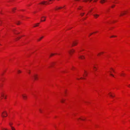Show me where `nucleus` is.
Segmentation results:
<instances>
[{
    "label": "nucleus",
    "mask_w": 130,
    "mask_h": 130,
    "mask_svg": "<svg viewBox=\"0 0 130 130\" xmlns=\"http://www.w3.org/2000/svg\"><path fill=\"white\" fill-rule=\"evenodd\" d=\"M1 99H2L3 98L5 99H6L7 95L5 94L3 92H2L1 93Z\"/></svg>",
    "instance_id": "nucleus-1"
},
{
    "label": "nucleus",
    "mask_w": 130,
    "mask_h": 130,
    "mask_svg": "<svg viewBox=\"0 0 130 130\" xmlns=\"http://www.w3.org/2000/svg\"><path fill=\"white\" fill-rule=\"evenodd\" d=\"M2 116L3 117H7V112L6 111H3L2 113Z\"/></svg>",
    "instance_id": "nucleus-2"
},
{
    "label": "nucleus",
    "mask_w": 130,
    "mask_h": 130,
    "mask_svg": "<svg viewBox=\"0 0 130 130\" xmlns=\"http://www.w3.org/2000/svg\"><path fill=\"white\" fill-rule=\"evenodd\" d=\"M22 96L23 99L25 100H26L27 99V96L26 94H22Z\"/></svg>",
    "instance_id": "nucleus-3"
},
{
    "label": "nucleus",
    "mask_w": 130,
    "mask_h": 130,
    "mask_svg": "<svg viewBox=\"0 0 130 130\" xmlns=\"http://www.w3.org/2000/svg\"><path fill=\"white\" fill-rule=\"evenodd\" d=\"M75 51L73 49H72L71 50H70L68 51V52L71 55L72 53L74 52Z\"/></svg>",
    "instance_id": "nucleus-4"
},
{
    "label": "nucleus",
    "mask_w": 130,
    "mask_h": 130,
    "mask_svg": "<svg viewBox=\"0 0 130 130\" xmlns=\"http://www.w3.org/2000/svg\"><path fill=\"white\" fill-rule=\"evenodd\" d=\"M32 77H33L35 80H36L38 79V75L36 74H34L32 76Z\"/></svg>",
    "instance_id": "nucleus-5"
},
{
    "label": "nucleus",
    "mask_w": 130,
    "mask_h": 130,
    "mask_svg": "<svg viewBox=\"0 0 130 130\" xmlns=\"http://www.w3.org/2000/svg\"><path fill=\"white\" fill-rule=\"evenodd\" d=\"M46 17L44 16H42L41 18V21H45V19Z\"/></svg>",
    "instance_id": "nucleus-6"
},
{
    "label": "nucleus",
    "mask_w": 130,
    "mask_h": 130,
    "mask_svg": "<svg viewBox=\"0 0 130 130\" xmlns=\"http://www.w3.org/2000/svg\"><path fill=\"white\" fill-rule=\"evenodd\" d=\"M77 43V42L76 41H73L72 42V46H73L76 45Z\"/></svg>",
    "instance_id": "nucleus-7"
},
{
    "label": "nucleus",
    "mask_w": 130,
    "mask_h": 130,
    "mask_svg": "<svg viewBox=\"0 0 130 130\" xmlns=\"http://www.w3.org/2000/svg\"><path fill=\"white\" fill-rule=\"evenodd\" d=\"M100 15L99 14H93V16H94V18L95 19H97L98 18L99 16Z\"/></svg>",
    "instance_id": "nucleus-8"
},
{
    "label": "nucleus",
    "mask_w": 130,
    "mask_h": 130,
    "mask_svg": "<svg viewBox=\"0 0 130 130\" xmlns=\"http://www.w3.org/2000/svg\"><path fill=\"white\" fill-rule=\"evenodd\" d=\"M79 58L81 59H83L85 58V57L83 56H80L79 57Z\"/></svg>",
    "instance_id": "nucleus-9"
},
{
    "label": "nucleus",
    "mask_w": 130,
    "mask_h": 130,
    "mask_svg": "<svg viewBox=\"0 0 130 130\" xmlns=\"http://www.w3.org/2000/svg\"><path fill=\"white\" fill-rule=\"evenodd\" d=\"M105 1H106L105 0H101L100 2L101 4H103L104 3Z\"/></svg>",
    "instance_id": "nucleus-10"
},
{
    "label": "nucleus",
    "mask_w": 130,
    "mask_h": 130,
    "mask_svg": "<svg viewBox=\"0 0 130 130\" xmlns=\"http://www.w3.org/2000/svg\"><path fill=\"white\" fill-rule=\"evenodd\" d=\"M109 95L111 97H114V96H113L112 95V94L111 93V92H110L109 93Z\"/></svg>",
    "instance_id": "nucleus-11"
},
{
    "label": "nucleus",
    "mask_w": 130,
    "mask_h": 130,
    "mask_svg": "<svg viewBox=\"0 0 130 130\" xmlns=\"http://www.w3.org/2000/svg\"><path fill=\"white\" fill-rule=\"evenodd\" d=\"M65 101V100L64 99H62L60 100V101H61V102L62 103H64V102Z\"/></svg>",
    "instance_id": "nucleus-12"
},
{
    "label": "nucleus",
    "mask_w": 130,
    "mask_h": 130,
    "mask_svg": "<svg viewBox=\"0 0 130 130\" xmlns=\"http://www.w3.org/2000/svg\"><path fill=\"white\" fill-rule=\"evenodd\" d=\"M125 12H121L120 15V16H122V15H124L125 14Z\"/></svg>",
    "instance_id": "nucleus-13"
},
{
    "label": "nucleus",
    "mask_w": 130,
    "mask_h": 130,
    "mask_svg": "<svg viewBox=\"0 0 130 130\" xmlns=\"http://www.w3.org/2000/svg\"><path fill=\"white\" fill-rule=\"evenodd\" d=\"M21 23V22L20 21H18L16 23V24L18 25H19Z\"/></svg>",
    "instance_id": "nucleus-14"
},
{
    "label": "nucleus",
    "mask_w": 130,
    "mask_h": 130,
    "mask_svg": "<svg viewBox=\"0 0 130 130\" xmlns=\"http://www.w3.org/2000/svg\"><path fill=\"white\" fill-rule=\"evenodd\" d=\"M11 130H15V128L13 126H11Z\"/></svg>",
    "instance_id": "nucleus-15"
},
{
    "label": "nucleus",
    "mask_w": 130,
    "mask_h": 130,
    "mask_svg": "<svg viewBox=\"0 0 130 130\" xmlns=\"http://www.w3.org/2000/svg\"><path fill=\"white\" fill-rule=\"evenodd\" d=\"M46 3V2H45V1H44V2H42L41 3H40V4H43V5H44V4H45V3Z\"/></svg>",
    "instance_id": "nucleus-16"
},
{
    "label": "nucleus",
    "mask_w": 130,
    "mask_h": 130,
    "mask_svg": "<svg viewBox=\"0 0 130 130\" xmlns=\"http://www.w3.org/2000/svg\"><path fill=\"white\" fill-rule=\"evenodd\" d=\"M84 72H85V75H83L84 76L85 75L86 76L87 75V74L86 73V72L85 71H84Z\"/></svg>",
    "instance_id": "nucleus-17"
},
{
    "label": "nucleus",
    "mask_w": 130,
    "mask_h": 130,
    "mask_svg": "<svg viewBox=\"0 0 130 130\" xmlns=\"http://www.w3.org/2000/svg\"><path fill=\"white\" fill-rule=\"evenodd\" d=\"M43 38V37H41L38 40V41H40L41 39H42Z\"/></svg>",
    "instance_id": "nucleus-18"
},
{
    "label": "nucleus",
    "mask_w": 130,
    "mask_h": 130,
    "mask_svg": "<svg viewBox=\"0 0 130 130\" xmlns=\"http://www.w3.org/2000/svg\"><path fill=\"white\" fill-rule=\"evenodd\" d=\"M39 24V23H37V24H35L36 25L35 26H34V27H36Z\"/></svg>",
    "instance_id": "nucleus-19"
},
{
    "label": "nucleus",
    "mask_w": 130,
    "mask_h": 130,
    "mask_svg": "<svg viewBox=\"0 0 130 130\" xmlns=\"http://www.w3.org/2000/svg\"><path fill=\"white\" fill-rule=\"evenodd\" d=\"M62 7H58V8H56V10H58V9H61L62 8Z\"/></svg>",
    "instance_id": "nucleus-20"
},
{
    "label": "nucleus",
    "mask_w": 130,
    "mask_h": 130,
    "mask_svg": "<svg viewBox=\"0 0 130 130\" xmlns=\"http://www.w3.org/2000/svg\"><path fill=\"white\" fill-rule=\"evenodd\" d=\"M15 30H14L13 31V32H14V33L15 34H19V33H17V32H15Z\"/></svg>",
    "instance_id": "nucleus-21"
},
{
    "label": "nucleus",
    "mask_w": 130,
    "mask_h": 130,
    "mask_svg": "<svg viewBox=\"0 0 130 130\" xmlns=\"http://www.w3.org/2000/svg\"><path fill=\"white\" fill-rule=\"evenodd\" d=\"M84 14V13H82L80 14V15L82 16H83Z\"/></svg>",
    "instance_id": "nucleus-22"
},
{
    "label": "nucleus",
    "mask_w": 130,
    "mask_h": 130,
    "mask_svg": "<svg viewBox=\"0 0 130 130\" xmlns=\"http://www.w3.org/2000/svg\"><path fill=\"white\" fill-rule=\"evenodd\" d=\"M104 53L103 52H101L100 53H99L98 54V56H99V55H100V54H103Z\"/></svg>",
    "instance_id": "nucleus-23"
},
{
    "label": "nucleus",
    "mask_w": 130,
    "mask_h": 130,
    "mask_svg": "<svg viewBox=\"0 0 130 130\" xmlns=\"http://www.w3.org/2000/svg\"><path fill=\"white\" fill-rule=\"evenodd\" d=\"M82 7L81 6H80L78 8V9H80L82 8Z\"/></svg>",
    "instance_id": "nucleus-24"
},
{
    "label": "nucleus",
    "mask_w": 130,
    "mask_h": 130,
    "mask_svg": "<svg viewBox=\"0 0 130 130\" xmlns=\"http://www.w3.org/2000/svg\"><path fill=\"white\" fill-rule=\"evenodd\" d=\"M18 73H21V71L20 70H18Z\"/></svg>",
    "instance_id": "nucleus-25"
},
{
    "label": "nucleus",
    "mask_w": 130,
    "mask_h": 130,
    "mask_svg": "<svg viewBox=\"0 0 130 130\" xmlns=\"http://www.w3.org/2000/svg\"><path fill=\"white\" fill-rule=\"evenodd\" d=\"M9 125L10 126V127H11V126H12L11 125L12 124V123H9Z\"/></svg>",
    "instance_id": "nucleus-26"
},
{
    "label": "nucleus",
    "mask_w": 130,
    "mask_h": 130,
    "mask_svg": "<svg viewBox=\"0 0 130 130\" xmlns=\"http://www.w3.org/2000/svg\"><path fill=\"white\" fill-rule=\"evenodd\" d=\"M16 9L15 8H13L12 9V11L13 12L14 11V10H15Z\"/></svg>",
    "instance_id": "nucleus-27"
},
{
    "label": "nucleus",
    "mask_w": 130,
    "mask_h": 130,
    "mask_svg": "<svg viewBox=\"0 0 130 130\" xmlns=\"http://www.w3.org/2000/svg\"><path fill=\"white\" fill-rule=\"evenodd\" d=\"M121 76H124L125 75V74L123 73H122L121 74Z\"/></svg>",
    "instance_id": "nucleus-28"
},
{
    "label": "nucleus",
    "mask_w": 130,
    "mask_h": 130,
    "mask_svg": "<svg viewBox=\"0 0 130 130\" xmlns=\"http://www.w3.org/2000/svg\"><path fill=\"white\" fill-rule=\"evenodd\" d=\"M20 38H21V37H18L16 39V40H18L19 39H20Z\"/></svg>",
    "instance_id": "nucleus-29"
},
{
    "label": "nucleus",
    "mask_w": 130,
    "mask_h": 130,
    "mask_svg": "<svg viewBox=\"0 0 130 130\" xmlns=\"http://www.w3.org/2000/svg\"><path fill=\"white\" fill-rule=\"evenodd\" d=\"M115 6V5H113L111 6V7L112 8H113Z\"/></svg>",
    "instance_id": "nucleus-30"
},
{
    "label": "nucleus",
    "mask_w": 130,
    "mask_h": 130,
    "mask_svg": "<svg viewBox=\"0 0 130 130\" xmlns=\"http://www.w3.org/2000/svg\"><path fill=\"white\" fill-rule=\"evenodd\" d=\"M54 54H55L52 53V54H51V55L50 56H52L53 55H54Z\"/></svg>",
    "instance_id": "nucleus-31"
},
{
    "label": "nucleus",
    "mask_w": 130,
    "mask_h": 130,
    "mask_svg": "<svg viewBox=\"0 0 130 130\" xmlns=\"http://www.w3.org/2000/svg\"><path fill=\"white\" fill-rule=\"evenodd\" d=\"M93 68H94V69H95V70H96V67H95L94 66H93Z\"/></svg>",
    "instance_id": "nucleus-32"
},
{
    "label": "nucleus",
    "mask_w": 130,
    "mask_h": 130,
    "mask_svg": "<svg viewBox=\"0 0 130 130\" xmlns=\"http://www.w3.org/2000/svg\"><path fill=\"white\" fill-rule=\"evenodd\" d=\"M3 130H8V129L7 128H3Z\"/></svg>",
    "instance_id": "nucleus-33"
},
{
    "label": "nucleus",
    "mask_w": 130,
    "mask_h": 130,
    "mask_svg": "<svg viewBox=\"0 0 130 130\" xmlns=\"http://www.w3.org/2000/svg\"><path fill=\"white\" fill-rule=\"evenodd\" d=\"M116 37V36H111V38H112V37Z\"/></svg>",
    "instance_id": "nucleus-34"
},
{
    "label": "nucleus",
    "mask_w": 130,
    "mask_h": 130,
    "mask_svg": "<svg viewBox=\"0 0 130 130\" xmlns=\"http://www.w3.org/2000/svg\"><path fill=\"white\" fill-rule=\"evenodd\" d=\"M39 110L40 112L41 113H42V110H41V109H39Z\"/></svg>",
    "instance_id": "nucleus-35"
},
{
    "label": "nucleus",
    "mask_w": 130,
    "mask_h": 130,
    "mask_svg": "<svg viewBox=\"0 0 130 130\" xmlns=\"http://www.w3.org/2000/svg\"><path fill=\"white\" fill-rule=\"evenodd\" d=\"M110 75H111V76H113H113H114V75H112V74H111V73H110Z\"/></svg>",
    "instance_id": "nucleus-36"
},
{
    "label": "nucleus",
    "mask_w": 130,
    "mask_h": 130,
    "mask_svg": "<svg viewBox=\"0 0 130 130\" xmlns=\"http://www.w3.org/2000/svg\"><path fill=\"white\" fill-rule=\"evenodd\" d=\"M27 72L29 74H30V70H29Z\"/></svg>",
    "instance_id": "nucleus-37"
},
{
    "label": "nucleus",
    "mask_w": 130,
    "mask_h": 130,
    "mask_svg": "<svg viewBox=\"0 0 130 130\" xmlns=\"http://www.w3.org/2000/svg\"><path fill=\"white\" fill-rule=\"evenodd\" d=\"M110 69H111L113 72H114V70L112 68H111Z\"/></svg>",
    "instance_id": "nucleus-38"
},
{
    "label": "nucleus",
    "mask_w": 130,
    "mask_h": 130,
    "mask_svg": "<svg viewBox=\"0 0 130 130\" xmlns=\"http://www.w3.org/2000/svg\"><path fill=\"white\" fill-rule=\"evenodd\" d=\"M80 79H85V78H83L82 77H81L80 78Z\"/></svg>",
    "instance_id": "nucleus-39"
},
{
    "label": "nucleus",
    "mask_w": 130,
    "mask_h": 130,
    "mask_svg": "<svg viewBox=\"0 0 130 130\" xmlns=\"http://www.w3.org/2000/svg\"><path fill=\"white\" fill-rule=\"evenodd\" d=\"M97 1V0H94V2H96Z\"/></svg>",
    "instance_id": "nucleus-40"
},
{
    "label": "nucleus",
    "mask_w": 130,
    "mask_h": 130,
    "mask_svg": "<svg viewBox=\"0 0 130 130\" xmlns=\"http://www.w3.org/2000/svg\"><path fill=\"white\" fill-rule=\"evenodd\" d=\"M92 34H93V33H91V34H90V35L89 36H90L91 35H92Z\"/></svg>",
    "instance_id": "nucleus-41"
},
{
    "label": "nucleus",
    "mask_w": 130,
    "mask_h": 130,
    "mask_svg": "<svg viewBox=\"0 0 130 130\" xmlns=\"http://www.w3.org/2000/svg\"><path fill=\"white\" fill-rule=\"evenodd\" d=\"M87 1V0H84V1L86 2Z\"/></svg>",
    "instance_id": "nucleus-42"
},
{
    "label": "nucleus",
    "mask_w": 130,
    "mask_h": 130,
    "mask_svg": "<svg viewBox=\"0 0 130 130\" xmlns=\"http://www.w3.org/2000/svg\"><path fill=\"white\" fill-rule=\"evenodd\" d=\"M81 119L82 120H84L83 119Z\"/></svg>",
    "instance_id": "nucleus-43"
},
{
    "label": "nucleus",
    "mask_w": 130,
    "mask_h": 130,
    "mask_svg": "<svg viewBox=\"0 0 130 130\" xmlns=\"http://www.w3.org/2000/svg\"><path fill=\"white\" fill-rule=\"evenodd\" d=\"M77 79H78V80H79V79L78 78H77Z\"/></svg>",
    "instance_id": "nucleus-44"
},
{
    "label": "nucleus",
    "mask_w": 130,
    "mask_h": 130,
    "mask_svg": "<svg viewBox=\"0 0 130 130\" xmlns=\"http://www.w3.org/2000/svg\"><path fill=\"white\" fill-rule=\"evenodd\" d=\"M130 86V85H129V86H128V87H129Z\"/></svg>",
    "instance_id": "nucleus-45"
},
{
    "label": "nucleus",
    "mask_w": 130,
    "mask_h": 130,
    "mask_svg": "<svg viewBox=\"0 0 130 130\" xmlns=\"http://www.w3.org/2000/svg\"><path fill=\"white\" fill-rule=\"evenodd\" d=\"M30 5H28V6H30Z\"/></svg>",
    "instance_id": "nucleus-46"
},
{
    "label": "nucleus",
    "mask_w": 130,
    "mask_h": 130,
    "mask_svg": "<svg viewBox=\"0 0 130 130\" xmlns=\"http://www.w3.org/2000/svg\"><path fill=\"white\" fill-rule=\"evenodd\" d=\"M96 32H94V33H96Z\"/></svg>",
    "instance_id": "nucleus-47"
}]
</instances>
